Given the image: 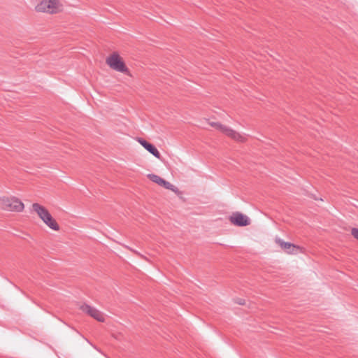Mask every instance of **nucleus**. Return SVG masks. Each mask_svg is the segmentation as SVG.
<instances>
[{
	"label": "nucleus",
	"mask_w": 358,
	"mask_h": 358,
	"mask_svg": "<svg viewBox=\"0 0 358 358\" xmlns=\"http://www.w3.org/2000/svg\"><path fill=\"white\" fill-rule=\"evenodd\" d=\"M162 187H164L166 189H169L173 192H178V189L173 185V184L170 183L169 182L164 180V182L162 185Z\"/></svg>",
	"instance_id": "nucleus-11"
},
{
	"label": "nucleus",
	"mask_w": 358,
	"mask_h": 358,
	"mask_svg": "<svg viewBox=\"0 0 358 358\" xmlns=\"http://www.w3.org/2000/svg\"><path fill=\"white\" fill-rule=\"evenodd\" d=\"M351 234L355 238H356L358 241V229L357 228H352L351 229Z\"/></svg>",
	"instance_id": "nucleus-12"
},
{
	"label": "nucleus",
	"mask_w": 358,
	"mask_h": 358,
	"mask_svg": "<svg viewBox=\"0 0 358 358\" xmlns=\"http://www.w3.org/2000/svg\"><path fill=\"white\" fill-rule=\"evenodd\" d=\"M1 205L4 210L10 211L20 212L24 208L23 203L15 197H3Z\"/></svg>",
	"instance_id": "nucleus-4"
},
{
	"label": "nucleus",
	"mask_w": 358,
	"mask_h": 358,
	"mask_svg": "<svg viewBox=\"0 0 358 358\" xmlns=\"http://www.w3.org/2000/svg\"><path fill=\"white\" fill-rule=\"evenodd\" d=\"M80 310L90 315L92 317L94 318L99 322H104V316L103 314L97 310L96 308L90 306L88 304L84 303L80 306Z\"/></svg>",
	"instance_id": "nucleus-7"
},
{
	"label": "nucleus",
	"mask_w": 358,
	"mask_h": 358,
	"mask_svg": "<svg viewBox=\"0 0 358 358\" xmlns=\"http://www.w3.org/2000/svg\"><path fill=\"white\" fill-rule=\"evenodd\" d=\"M209 124L210 126L215 127L216 129L236 141L243 142L246 139L245 136L236 132L229 127L222 124L220 122H211Z\"/></svg>",
	"instance_id": "nucleus-2"
},
{
	"label": "nucleus",
	"mask_w": 358,
	"mask_h": 358,
	"mask_svg": "<svg viewBox=\"0 0 358 358\" xmlns=\"http://www.w3.org/2000/svg\"><path fill=\"white\" fill-rule=\"evenodd\" d=\"M229 220L233 224L238 227H245L250 224V218L239 212L234 213L229 217Z\"/></svg>",
	"instance_id": "nucleus-6"
},
{
	"label": "nucleus",
	"mask_w": 358,
	"mask_h": 358,
	"mask_svg": "<svg viewBox=\"0 0 358 358\" xmlns=\"http://www.w3.org/2000/svg\"><path fill=\"white\" fill-rule=\"evenodd\" d=\"M236 303L240 305H244L245 304V300L242 299H239L236 301Z\"/></svg>",
	"instance_id": "nucleus-13"
},
{
	"label": "nucleus",
	"mask_w": 358,
	"mask_h": 358,
	"mask_svg": "<svg viewBox=\"0 0 358 358\" xmlns=\"http://www.w3.org/2000/svg\"><path fill=\"white\" fill-rule=\"evenodd\" d=\"M138 141L147 151L151 153L156 158L160 159L161 155L154 145L141 138H139Z\"/></svg>",
	"instance_id": "nucleus-8"
},
{
	"label": "nucleus",
	"mask_w": 358,
	"mask_h": 358,
	"mask_svg": "<svg viewBox=\"0 0 358 358\" xmlns=\"http://www.w3.org/2000/svg\"><path fill=\"white\" fill-rule=\"evenodd\" d=\"M62 5L57 0H42L36 6L38 12L56 13L61 10Z\"/></svg>",
	"instance_id": "nucleus-3"
},
{
	"label": "nucleus",
	"mask_w": 358,
	"mask_h": 358,
	"mask_svg": "<svg viewBox=\"0 0 358 358\" xmlns=\"http://www.w3.org/2000/svg\"><path fill=\"white\" fill-rule=\"evenodd\" d=\"M275 242L281 247L282 249H283L288 254H293L294 253V250H296V247L295 245L289 243L285 242L281 238H276Z\"/></svg>",
	"instance_id": "nucleus-9"
},
{
	"label": "nucleus",
	"mask_w": 358,
	"mask_h": 358,
	"mask_svg": "<svg viewBox=\"0 0 358 358\" xmlns=\"http://www.w3.org/2000/svg\"><path fill=\"white\" fill-rule=\"evenodd\" d=\"M107 64L113 70L125 73L128 71L124 62L120 59V56L117 53H113L106 59Z\"/></svg>",
	"instance_id": "nucleus-5"
},
{
	"label": "nucleus",
	"mask_w": 358,
	"mask_h": 358,
	"mask_svg": "<svg viewBox=\"0 0 358 358\" xmlns=\"http://www.w3.org/2000/svg\"><path fill=\"white\" fill-rule=\"evenodd\" d=\"M32 208L34 211H35L38 217L43 220V222L51 229L55 231H58L59 229V226L53 219L51 214L49 211L43 206L35 203H33Z\"/></svg>",
	"instance_id": "nucleus-1"
},
{
	"label": "nucleus",
	"mask_w": 358,
	"mask_h": 358,
	"mask_svg": "<svg viewBox=\"0 0 358 358\" xmlns=\"http://www.w3.org/2000/svg\"><path fill=\"white\" fill-rule=\"evenodd\" d=\"M148 178L152 180V182H155L156 184L162 186V183L164 182V180L159 177L157 175L151 173L148 175Z\"/></svg>",
	"instance_id": "nucleus-10"
}]
</instances>
